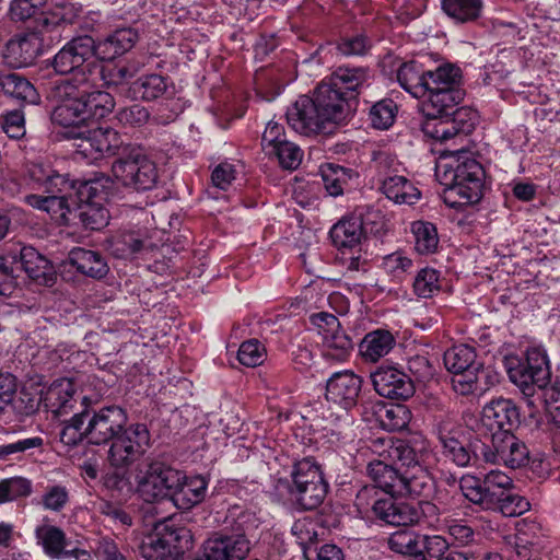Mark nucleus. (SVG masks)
<instances>
[{
  "mask_svg": "<svg viewBox=\"0 0 560 560\" xmlns=\"http://www.w3.org/2000/svg\"><path fill=\"white\" fill-rule=\"evenodd\" d=\"M89 411L75 413L59 433L60 442L67 446H74L85 439V425Z\"/></svg>",
  "mask_w": 560,
  "mask_h": 560,
  "instance_id": "nucleus-53",
  "label": "nucleus"
},
{
  "mask_svg": "<svg viewBox=\"0 0 560 560\" xmlns=\"http://www.w3.org/2000/svg\"><path fill=\"white\" fill-rule=\"evenodd\" d=\"M0 94L30 104L37 103L39 96L32 83L18 73L0 74Z\"/></svg>",
  "mask_w": 560,
  "mask_h": 560,
  "instance_id": "nucleus-32",
  "label": "nucleus"
},
{
  "mask_svg": "<svg viewBox=\"0 0 560 560\" xmlns=\"http://www.w3.org/2000/svg\"><path fill=\"white\" fill-rule=\"evenodd\" d=\"M435 176L444 186L442 198L454 209L480 201L486 170L480 160L467 151H444L435 165Z\"/></svg>",
  "mask_w": 560,
  "mask_h": 560,
  "instance_id": "nucleus-3",
  "label": "nucleus"
},
{
  "mask_svg": "<svg viewBox=\"0 0 560 560\" xmlns=\"http://www.w3.org/2000/svg\"><path fill=\"white\" fill-rule=\"evenodd\" d=\"M97 180L81 183L77 190V205L72 211V222L78 220L85 229L96 231L106 226L109 213L101 201Z\"/></svg>",
  "mask_w": 560,
  "mask_h": 560,
  "instance_id": "nucleus-11",
  "label": "nucleus"
},
{
  "mask_svg": "<svg viewBox=\"0 0 560 560\" xmlns=\"http://www.w3.org/2000/svg\"><path fill=\"white\" fill-rule=\"evenodd\" d=\"M82 85L65 84L58 86V91L62 101L51 113V120L60 126H81L86 125L85 107L83 101L79 96V89Z\"/></svg>",
  "mask_w": 560,
  "mask_h": 560,
  "instance_id": "nucleus-16",
  "label": "nucleus"
},
{
  "mask_svg": "<svg viewBox=\"0 0 560 560\" xmlns=\"http://www.w3.org/2000/svg\"><path fill=\"white\" fill-rule=\"evenodd\" d=\"M518 424L520 412L512 400L503 398L492 400V432H513Z\"/></svg>",
  "mask_w": 560,
  "mask_h": 560,
  "instance_id": "nucleus-31",
  "label": "nucleus"
},
{
  "mask_svg": "<svg viewBox=\"0 0 560 560\" xmlns=\"http://www.w3.org/2000/svg\"><path fill=\"white\" fill-rule=\"evenodd\" d=\"M208 482L203 477L195 476L187 478L184 474V479L174 489L170 499L178 509L189 510L205 500Z\"/></svg>",
  "mask_w": 560,
  "mask_h": 560,
  "instance_id": "nucleus-24",
  "label": "nucleus"
},
{
  "mask_svg": "<svg viewBox=\"0 0 560 560\" xmlns=\"http://www.w3.org/2000/svg\"><path fill=\"white\" fill-rule=\"evenodd\" d=\"M320 176L326 191L332 197L342 195L343 187L350 178L347 168L332 163L320 166Z\"/></svg>",
  "mask_w": 560,
  "mask_h": 560,
  "instance_id": "nucleus-47",
  "label": "nucleus"
},
{
  "mask_svg": "<svg viewBox=\"0 0 560 560\" xmlns=\"http://www.w3.org/2000/svg\"><path fill=\"white\" fill-rule=\"evenodd\" d=\"M372 511L376 518L393 526L424 525L433 527L439 522V508L428 500L412 505L397 502L393 499H378L372 503Z\"/></svg>",
  "mask_w": 560,
  "mask_h": 560,
  "instance_id": "nucleus-8",
  "label": "nucleus"
},
{
  "mask_svg": "<svg viewBox=\"0 0 560 560\" xmlns=\"http://www.w3.org/2000/svg\"><path fill=\"white\" fill-rule=\"evenodd\" d=\"M138 39L139 35L135 28H117L103 39L95 40L97 58L110 61L129 51Z\"/></svg>",
  "mask_w": 560,
  "mask_h": 560,
  "instance_id": "nucleus-18",
  "label": "nucleus"
},
{
  "mask_svg": "<svg viewBox=\"0 0 560 560\" xmlns=\"http://www.w3.org/2000/svg\"><path fill=\"white\" fill-rule=\"evenodd\" d=\"M91 136L92 145L96 149V156L104 155H116L117 158L121 154L122 149L126 147L122 144L118 132L109 127L95 128L89 130Z\"/></svg>",
  "mask_w": 560,
  "mask_h": 560,
  "instance_id": "nucleus-38",
  "label": "nucleus"
},
{
  "mask_svg": "<svg viewBox=\"0 0 560 560\" xmlns=\"http://www.w3.org/2000/svg\"><path fill=\"white\" fill-rule=\"evenodd\" d=\"M510 381L525 396H533L537 388H546L551 380V369L548 355L540 348H530L524 358L514 354L501 358Z\"/></svg>",
  "mask_w": 560,
  "mask_h": 560,
  "instance_id": "nucleus-5",
  "label": "nucleus"
},
{
  "mask_svg": "<svg viewBox=\"0 0 560 560\" xmlns=\"http://www.w3.org/2000/svg\"><path fill=\"white\" fill-rule=\"evenodd\" d=\"M444 365L451 373L459 376L457 382L467 385V390L478 388V382L485 380L488 383L489 373L483 370L481 363H476L475 350L467 345L454 346L444 353Z\"/></svg>",
  "mask_w": 560,
  "mask_h": 560,
  "instance_id": "nucleus-12",
  "label": "nucleus"
},
{
  "mask_svg": "<svg viewBox=\"0 0 560 560\" xmlns=\"http://www.w3.org/2000/svg\"><path fill=\"white\" fill-rule=\"evenodd\" d=\"M354 113L349 96L322 82L313 96L301 95L288 108V125L303 136L331 135L348 124Z\"/></svg>",
  "mask_w": 560,
  "mask_h": 560,
  "instance_id": "nucleus-2",
  "label": "nucleus"
},
{
  "mask_svg": "<svg viewBox=\"0 0 560 560\" xmlns=\"http://www.w3.org/2000/svg\"><path fill=\"white\" fill-rule=\"evenodd\" d=\"M95 39L90 35L73 37L52 57L50 66L59 75H72L65 84L84 85L97 67Z\"/></svg>",
  "mask_w": 560,
  "mask_h": 560,
  "instance_id": "nucleus-4",
  "label": "nucleus"
},
{
  "mask_svg": "<svg viewBox=\"0 0 560 560\" xmlns=\"http://www.w3.org/2000/svg\"><path fill=\"white\" fill-rule=\"evenodd\" d=\"M46 212L59 224H70L72 222V211L77 205L75 197L48 195Z\"/></svg>",
  "mask_w": 560,
  "mask_h": 560,
  "instance_id": "nucleus-50",
  "label": "nucleus"
},
{
  "mask_svg": "<svg viewBox=\"0 0 560 560\" xmlns=\"http://www.w3.org/2000/svg\"><path fill=\"white\" fill-rule=\"evenodd\" d=\"M368 474L375 485L364 486L357 493L355 504L360 509H366L370 505V499L376 494V488L382 489L392 497L406 495L404 470L401 468L388 465L383 460H373L368 465Z\"/></svg>",
  "mask_w": 560,
  "mask_h": 560,
  "instance_id": "nucleus-10",
  "label": "nucleus"
},
{
  "mask_svg": "<svg viewBox=\"0 0 560 560\" xmlns=\"http://www.w3.org/2000/svg\"><path fill=\"white\" fill-rule=\"evenodd\" d=\"M397 105L393 100H382L375 103L369 113L370 121L373 128L385 130L395 121Z\"/></svg>",
  "mask_w": 560,
  "mask_h": 560,
  "instance_id": "nucleus-52",
  "label": "nucleus"
},
{
  "mask_svg": "<svg viewBox=\"0 0 560 560\" xmlns=\"http://www.w3.org/2000/svg\"><path fill=\"white\" fill-rule=\"evenodd\" d=\"M334 245L346 255L348 252H362L366 236L362 230L360 217L350 215L337 222L330 230Z\"/></svg>",
  "mask_w": 560,
  "mask_h": 560,
  "instance_id": "nucleus-17",
  "label": "nucleus"
},
{
  "mask_svg": "<svg viewBox=\"0 0 560 560\" xmlns=\"http://www.w3.org/2000/svg\"><path fill=\"white\" fill-rule=\"evenodd\" d=\"M74 394V384L70 380H58L49 386L46 393L45 401L46 405L51 408L52 412L59 416H63L72 410Z\"/></svg>",
  "mask_w": 560,
  "mask_h": 560,
  "instance_id": "nucleus-30",
  "label": "nucleus"
},
{
  "mask_svg": "<svg viewBox=\"0 0 560 560\" xmlns=\"http://www.w3.org/2000/svg\"><path fill=\"white\" fill-rule=\"evenodd\" d=\"M448 547V541L440 535H422V547L419 558H421V560H427V558L438 560L443 559Z\"/></svg>",
  "mask_w": 560,
  "mask_h": 560,
  "instance_id": "nucleus-62",
  "label": "nucleus"
},
{
  "mask_svg": "<svg viewBox=\"0 0 560 560\" xmlns=\"http://www.w3.org/2000/svg\"><path fill=\"white\" fill-rule=\"evenodd\" d=\"M39 52L38 37L35 34H26L7 43L4 57L12 67L21 68L33 63Z\"/></svg>",
  "mask_w": 560,
  "mask_h": 560,
  "instance_id": "nucleus-19",
  "label": "nucleus"
},
{
  "mask_svg": "<svg viewBox=\"0 0 560 560\" xmlns=\"http://www.w3.org/2000/svg\"><path fill=\"white\" fill-rule=\"evenodd\" d=\"M462 489L465 497L475 504H487L490 500L489 489L483 488L480 480L474 477L464 478Z\"/></svg>",
  "mask_w": 560,
  "mask_h": 560,
  "instance_id": "nucleus-63",
  "label": "nucleus"
},
{
  "mask_svg": "<svg viewBox=\"0 0 560 560\" xmlns=\"http://www.w3.org/2000/svg\"><path fill=\"white\" fill-rule=\"evenodd\" d=\"M140 70V66L133 61L109 62L102 66L101 79L107 88L118 86L132 79Z\"/></svg>",
  "mask_w": 560,
  "mask_h": 560,
  "instance_id": "nucleus-42",
  "label": "nucleus"
},
{
  "mask_svg": "<svg viewBox=\"0 0 560 560\" xmlns=\"http://www.w3.org/2000/svg\"><path fill=\"white\" fill-rule=\"evenodd\" d=\"M381 189L388 199L399 205H413L421 196L420 190L409 179L399 175L386 177Z\"/></svg>",
  "mask_w": 560,
  "mask_h": 560,
  "instance_id": "nucleus-28",
  "label": "nucleus"
},
{
  "mask_svg": "<svg viewBox=\"0 0 560 560\" xmlns=\"http://www.w3.org/2000/svg\"><path fill=\"white\" fill-rule=\"evenodd\" d=\"M463 431L459 427L450 422H443L439 427V440L442 444L443 455L455 465L465 467L470 462V453L460 441Z\"/></svg>",
  "mask_w": 560,
  "mask_h": 560,
  "instance_id": "nucleus-21",
  "label": "nucleus"
},
{
  "mask_svg": "<svg viewBox=\"0 0 560 560\" xmlns=\"http://www.w3.org/2000/svg\"><path fill=\"white\" fill-rule=\"evenodd\" d=\"M387 546L395 553L419 558L422 535L411 529H399L388 536Z\"/></svg>",
  "mask_w": 560,
  "mask_h": 560,
  "instance_id": "nucleus-36",
  "label": "nucleus"
},
{
  "mask_svg": "<svg viewBox=\"0 0 560 560\" xmlns=\"http://www.w3.org/2000/svg\"><path fill=\"white\" fill-rule=\"evenodd\" d=\"M440 290L439 273L431 268L421 269L413 280V291L419 298H431Z\"/></svg>",
  "mask_w": 560,
  "mask_h": 560,
  "instance_id": "nucleus-60",
  "label": "nucleus"
},
{
  "mask_svg": "<svg viewBox=\"0 0 560 560\" xmlns=\"http://www.w3.org/2000/svg\"><path fill=\"white\" fill-rule=\"evenodd\" d=\"M82 182L72 180L68 175L59 174L55 170L44 186L48 195L68 196L77 198V190Z\"/></svg>",
  "mask_w": 560,
  "mask_h": 560,
  "instance_id": "nucleus-59",
  "label": "nucleus"
},
{
  "mask_svg": "<svg viewBox=\"0 0 560 560\" xmlns=\"http://www.w3.org/2000/svg\"><path fill=\"white\" fill-rule=\"evenodd\" d=\"M38 544L42 545L44 551L55 559L61 558L66 546L65 533L52 525H42L35 530Z\"/></svg>",
  "mask_w": 560,
  "mask_h": 560,
  "instance_id": "nucleus-43",
  "label": "nucleus"
},
{
  "mask_svg": "<svg viewBox=\"0 0 560 560\" xmlns=\"http://www.w3.org/2000/svg\"><path fill=\"white\" fill-rule=\"evenodd\" d=\"M79 96L85 107L86 122L100 120L108 116L115 108L114 96L105 91H80Z\"/></svg>",
  "mask_w": 560,
  "mask_h": 560,
  "instance_id": "nucleus-29",
  "label": "nucleus"
},
{
  "mask_svg": "<svg viewBox=\"0 0 560 560\" xmlns=\"http://www.w3.org/2000/svg\"><path fill=\"white\" fill-rule=\"evenodd\" d=\"M427 446L424 442L418 446V444L411 441L404 442L399 441L394 445L389 452L390 457L395 458L399 464L401 470L413 469V466H422L421 460L423 459Z\"/></svg>",
  "mask_w": 560,
  "mask_h": 560,
  "instance_id": "nucleus-41",
  "label": "nucleus"
},
{
  "mask_svg": "<svg viewBox=\"0 0 560 560\" xmlns=\"http://www.w3.org/2000/svg\"><path fill=\"white\" fill-rule=\"evenodd\" d=\"M396 338L387 329H375L368 332L359 345V351L365 362L375 363L387 355L394 346Z\"/></svg>",
  "mask_w": 560,
  "mask_h": 560,
  "instance_id": "nucleus-23",
  "label": "nucleus"
},
{
  "mask_svg": "<svg viewBox=\"0 0 560 560\" xmlns=\"http://www.w3.org/2000/svg\"><path fill=\"white\" fill-rule=\"evenodd\" d=\"M154 530L140 547L145 560H174L177 553L188 548L191 536L187 528L163 522L155 525Z\"/></svg>",
  "mask_w": 560,
  "mask_h": 560,
  "instance_id": "nucleus-9",
  "label": "nucleus"
},
{
  "mask_svg": "<svg viewBox=\"0 0 560 560\" xmlns=\"http://www.w3.org/2000/svg\"><path fill=\"white\" fill-rule=\"evenodd\" d=\"M130 91L135 98L150 102L168 94L170 86L167 85L166 78L152 73L138 78L132 82Z\"/></svg>",
  "mask_w": 560,
  "mask_h": 560,
  "instance_id": "nucleus-34",
  "label": "nucleus"
},
{
  "mask_svg": "<svg viewBox=\"0 0 560 560\" xmlns=\"http://www.w3.org/2000/svg\"><path fill=\"white\" fill-rule=\"evenodd\" d=\"M368 78V71L364 68L339 67L323 82L330 85L332 90L341 91L343 96H349L350 102L354 103L359 90Z\"/></svg>",
  "mask_w": 560,
  "mask_h": 560,
  "instance_id": "nucleus-22",
  "label": "nucleus"
},
{
  "mask_svg": "<svg viewBox=\"0 0 560 560\" xmlns=\"http://www.w3.org/2000/svg\"><path fill=\"white\" fill-rule=\"evenodd\" d=\"M425 80V96L451 89H462V70L455 65L444 63L435 70L427 71Z\"/></svg>",
  "mask_w": 560,
  "mask_h": 560,
  "instance_id": "nucleus-26",
  "label": "nucleus"
},
{
  "mask_svg": "<svg viewBox=\"0 0 560 560\" xmlns=\"http://www.w3.org/2000/svg\"><path fill=\"white\" fill-rule=\"evenodd\" d=\"M12 265L18 270H23L31 279L47 282L51 266L34 247L23 246L19 254H11Z\"/></svg>",
  "mask_w": 560,
  "mask_h": 560,
  "instance_id": "nucleus-20",
  "label": "nucleus"
},
{
  "mask_svg": "<svg viewBox=\"0 0 560 560\" xmlns=\"http://www.w3.org/2000/svg\"><path fill=\"white\" fill-rule=\"evenodd\" d=\"M481 0H442L443 11L456 22L466 23L476 20L481 11Z\"/></svg>",
  "mask_w": 560,
  "mask_h": 560,
  "instance_id": "nucleus-45",
  "label": "nucleus"
},
{
  "mask_svg": "<svg viewBox=\"0 0 560 560\" xmlns=\"http://www.w3.org/2000/svg\"><path fill=\"white\" fill-rule=\"evenodd\" d=\"M135 479L138 495L147 503H158L171 498L184 479V472L152 458L137 468Z\"/></svg>",
  "mask_w": 560,
  "mask_h": 560,
  "instance_id": "nucleus-7",
  "label": "nucleus"
},
{
  "mask_svg": "<svg viewBox=\"0 0 560 560\" xmlns=\"http://www.w3.org/2000/svg\"><path fill=\"white\" fill-rule=\"evenodd\" d=\"M360 220H362V230L364 236L371 233L375 236H383L388 230V220L382 210L373 207L366 208L365 212L360 213Z\"/></svg>",
  "mask_w": 560,
  "mask_h": 560,
  "instance_id": "nucleus-57",
  "label": "nucleus"
},
{
  "mask_svg": "<svg viewBox=\"0 0 560 560\" xmlns=\"http://www.w3.org/2000/svg\"><path fill=\"white\" fill-rule=\"evenodd\" d=\"M43 439L40 436L19 439L16 441L8 442L0 445V459L12 460L20 459L25 452L43 446Z\"/></svg>",
  "mask_w": 560,
  "mask_h": 560,
  "instance_id": "nucleus-55",
  "label": "nucleus"
},
{
  "mask_svg": "<svg viewBox=\"0 0 560 560\" xmlns=\"http://www.w3.org/2000/svg\"><path fill=\"white\" fill-rule=\"evenodd\" d=\"M38 12L39 10L33 8L32 4L30 5V3L23 0H12L9 8V16L14 22H24L35 18L36 21H38V24L46 30H50L62 22L56 14H51L50 16L47 14H40L37 18Z\"/></svg>",
  "mask_w": 560,
  "mask_h": 560,
  "instance_id": "nucleus-39",
  "label": "nucleus"
},
{
  "mask_svg": "<svg viewBox=\"0 0 560 560\" xmlns=\"http://www.w3.org/2000/svg\"><path fill=\"white\" fill-rule=\"evenodd\" d=\"M292 483L290 488H301L304 485L323 480L319 466L312 458H303L294 464L291 471Z\"/></svg>",
  "mask_w": 560,
  "mask_h": 560,
  "instance_id": "nucleus-51",
  "label": "nucleus"
},
{
  "mask_svg": "<svg viewBox=\"0 0 560 560\" xmlns=\"http://www.w3.org/2000/svg\"><path fill=\"white\" fill-rule=\"evenodd\" d=\"M270 155H276L280 165L287 170H295L302 162V150L293 142L282 141L278 147L268 150Z\"/></svg>",
  "mask_w": 560,
  "mask_h": 560,
  "instance_id": "nucleus-56",
  "label": "nucleus"
},
{
  "mask_svg": "<svg viewBox=\"0 0 560 560\" xmlns=\"http://www.w3.org/2000/svg\"><path fill=\"white\" fill-rule=\"evenodd\" d=\"M328 483L323 480H315L301 488H289L291 497L295 503L303 510L317 509L326 498Z\"/></svg>",
  "mask_w": 560,
  "mask_h": 560,
  "instance_id": "nucleus-35",
  "label": "nucleus"
},
{
  "mask_svg": "<svg viewBox=\"0 0 560 560\" xmlns=\"http://www.w3.org/2000/svg\"><path fill=\"white\" fill-rule=\"evenodd\" d=\"M528 509L529 502L513 491H492V511L500 512L502 516H518Z\"/></svg>",
  "mask_w": 560,
  "mask_h": 560,
  "instance_id": "nucleus-44",
  "label": "nucleus"
},
{
  "mask_svg": "<svg viewBox=\"0 0 560 560\" xmlns=\"http://www.w3.org/2000/svg\"><path fill=\"white\" fill-rule=\"evenodd\" d=\"M318 523L310 517L296 520L291 528L292 535L303 550L306 560H311V550L318 541Z\"/></svg>",
  "mask_w": 560,
  "mask_h": 560,
  "instance_id": "nucleus-46",
  "label": "nucleus"
},
{
  "mask_svg": "<svg viewBox=\"0 0 560 560\" xmlns=\"http://www.w3.org/2000/svg\"><path fill=\"white\" fill-rule=\"evenodd\" d=\"M465 92L463 89H451L424 96L423 113L425 116H443L450 117L451 113L457 108L458 104L464 100Z\"/></svg>",
  "mask_w": 560,
  "mask_h": 560,
  "instance_id": "nucleus-27",
  "label": "nucleus"
},
{
  "mask_svg": "<svg viewBox=\"0 0 560 560\" xmlns=\"http://www.w3.org/2000/svg\"><path fill=\"white\" fill-rule=\"evenodd\" d=\"M454 127L447 122V117L443 116H427L423 121L421 130L428 138L433 140L445 142L453 137Z\"/></svg>",
  "mask_w": 560,
  "mask_h": 560,
  "instance_id": "nucleus-58",
  "label": "nucleus"
},
{
  "mask_svg": "<svg viewBox=\"0 0 560 560\" xmlns=\"http://www.w3.org/2000/svg\"><path fill=\"white\" fill-rule=\"evenodd\" d=\"M427 71L416 62L401 65L397 71V80L400 86L416 98L425 96Z\"/></svg>",
  "mask_w": 560,
  "mask_h": 560,
  "instance_id": "nucleus-33",
  "label": "nucleus"
},
{
  "mask_svg": "<svg viewBox=\"0 0 560 560\" xmlns=\"http://www.w3.org/2000/svg\"><path fill=\"white\" fill-rule=\"evenodd\" d=\"M68 260L79 272L94 279H102L109 271L104 256L98 252L75 247L70 250Z\"/></svg>",
  "mask_w": 560,
  "mask_h": 560,
  "instance_id": "nucleus-25",
  "label": "nucleus"
},
{
  "mask_svg": "<svg viewBox=\"0 0 560 560\" xmlns=\"http://www.w3.org/2000/svg\"><path fill=\"white\" fill-rule=\"evenodd\" d=\"M529 458L528 447L514 432H492V464L517 469L526 466Z\"/></svg>",
  "mask_w": 560,
  "mask_h": 560,
  "instance_id": "nucleus-15",
  "label": "nucleus"
},
{
  "mask_svg": "<svg viewBox=\"0 0 560 560\" xmlns=\"http://www.w3.org/2000/svg\"><path fill=\"white\" fill-rule=\"evenodd\" d=\"M415 248L420 254L434 253L439 245L438 231L430 222L417 221L412 224Z\"/></svg>",
  "mask_w": 560,
  "mask_h": 560,
  "instance_id": "nucleus-48",
  "label": "nucleus"
},
{
  "mask_svg": "<svg viewBox=\"0 0 560 560\" xmlns=\"http://www.w3.org/2000/svg\"><path fill=\"white\" fill-rule=\"evenodd\" d=\"M477 121V113L467 107L455 108L447 122L453 126V137H466L472 132Z\"/></svg>",
  "mask_w": 560,
  "mask_h": 560,
  "instance_id": "nucleus-54",
  "label": "nucleus"
},
{
  "mask_svg": "<svg viewBox=\"0 0 560 560\" xmlns=\"http://www.w3.org/2000/svg\"><path fill=\"white\" fill-rule=\"evenodd\" d=\"M324 357L335 361H345L353 349L352 339L341 326L322 338Z\"/></svg>",
  "mask_w": 560,
  "mask_h": 560,
  "instance_id": "nucleus-40",
  "label": "nucleus"
},
{
  "mask_svg": "<svg viewBox=\"0 0 560 560\" xmlns=\"http://www.w3.org/2000/svg\"><path fill=\"white\" fill-rule=\"evenodd\" d=\"M147 247V238L142 237L138 232L129 231L117 235L112 244L115 256L119 258H128Z\"/></svg>",
  "mask_w": 560,
  "mask_h": 560,
  "instance_id": "nucleus-49",
  "label": "nucleus"
},
{
  "mask_svg": "<svg viewBox=\"0 0 560 560\" xmlns=\"http://www.w3.org/2000/svg\"><path fill=\"white\" fill-rule=\"evenodd\" d=\"M404 483L406 486V495L429 498L435 488L434 479L422 466H413V469H404Z\"/></svg>",
  "mask_w": 560,
  "mask_h": 560,
  "instance_id": "nucleus-37",
  "label": "nucleus"
},
{
  "mask_svg": "<svg viewBox=\"0 0 560 560\" xmlns=\"http://www.w3.org/2000/svg\"><path fill=\"white\" fill-rule=\"evenodd\" d=\"M85 439L90 444L107 445L112 467L127 468L150 447V432L144 423H128L127 411L117 405L89 411Z\"/></svg>",
  "mask_w": 560,
  "mask_h": 560,
  "instance_id": "nucleus-1",
  "label": "nucleus"
},
{
  "mask_svg": "<svg viewBox=\"0 0 560 560\" xmlns=\"http://www.w3.org/2000/svg\"><path fill=\"white\" fill-rule=\"evenodd\" d=\"M375 392L385 398L406 400L415 394L411 376L394 366H380L371 374Z\"/></svg>",
  "mask_w": 560,
  "mask_h": 560,
  "instance_id": "nucleus-14",
  "label": "nucleus"
},
{
  "mask_svg": "<svg viewBox=\"0 0 560 560\" xmlns=\"http://www.w3.org/2000/svg\"><path fill=\"white\" fill-rule=\"evenodd\" d=\"M408 371L416 382L425 383L434 375V368L429 359L423 355H415L408 360Z\"/></svg>",
  "mask_w": 560,
  "mask_h": 560,
  "instance_id": "nucleus-64",
  "label": "nucleus"
},
{
  "mask_svg": "<svg viewBox=\"0 0 560 560\" xmlns=\"http://www.w3.org/2000/svg\"><path fill=\"white\" fill-rule=\"evenodd\" d=\"M112 175L117 184L132 191H147L159 179L156 164L142 149L126 145L112 163Z\"/></svg>",
  "mask_w": 560,
  "mask_h": 560,
  "instance_id": "nucleus-6",
  "label": "nucleus"
},
{
  "mask_svg": "<svg viewBox=\"0 0 560 560\" xmlns=\"http://www.w3.org/2000/svg\"><path fill=\"white\" fill-rule=\"evenodd\" d=\"M362 383V378L350 370L335 372L326 382L325 398L348 412L358 404Z\"/></svg>",
  "mask_w": 560,
  "mask_h": 560,
  "instance_id": "nucleus-13",
  "label": "nucleus"
},
{
  "mask_svg": "<svg viewBox=\"0 0 560 560\" xmlns=\"http://www.w3.org/2000/svg\"><path fill=\"white\" fill-rule=\"evenodd\" d=\"M265 348L257 339L244 341L237 353L238 361L246 366H257L262 363Z\"/></svg>",
  "mask_w": 560,
  "mask_h": 560,
  "instance_id": "nucleus-61",
  "label": "nucleus"
}]
</instances>
